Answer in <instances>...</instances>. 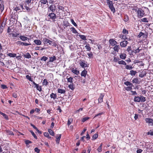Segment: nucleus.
I'll return each instance as SVG.
<instances>
[{"mask_svg":"<svg viewBox=\"0 0 153 153\" xmlns=\"http://www.w3.org/2000/svg\"><path fill=\"white\" fill-rule=\"evenodd\" d=\"M106 3L111 11L114 13L116 11L115 9L114 6V3L113 1L110 0H107Z\"/></svg>","mask_w":153,"mask_h":153,"instance_id":"obj_1","label":"nucleus"},{"mask_svg":"<svg viewBox=\"0 0 153 153\" xmlns=\"http://www.w3.org/2000/svg\"><path fill=\"white\" fill-rule=\"evenodd\" d=\"M43 42L45 44H46L48 45H50L54 46H56V44L55 41H51L46 38L43 39Z\"/></svg>","mask_w":153,"mask_h":153,"instance_id":"obj_2","label":"nucleus"},{"mask_svg":"<svg viewBox=\"0 0 153 153\" xmlns=\"http://www.w3.org/2000/svg\"><path fill=\"white\" fill-rule=\"evenodd\" d=\"M134 100L136 102H143L145 101L146 99L145 97L143 96H140L135 97Z\"/></svg>","mask_w":153,"mask_h":153,"instance_id":"obj_3","label":"nucleus"},{"mask_svg":"<svg viewBox=\"0 0 153 153\" xmlns=\"http://www.w3.org/2000/svg\"><path fill=\"white\" fill-rule=\"evenodd\" d=\"M144 10L141 9H139L138 10L137 13H138V17L139 18H141L145 15V13Z\"/></svg>","mask_w":153,"mask_h":153,"instance_id":"obj_4","label":"nucleus"},{"mask_svg":"<svg viewBox=\"0 0 153 153\" xmlns=\"http://www.w3.org/2000/svg\"><path fill=\"white\" fill-rule=\"evenodd\" d=\"M48 9L53 12L56 10V6L54 5H51L48 7ZM48 11H49V10H48Z\"/></svg>","mask_w":153,"mask_h":153,"instance_id":"obj_5","label":"nucleus"},{"mask_svg":"<svg viewBox=\"0 0 153 153\" xmlns=\"http://www.w3.org/2000/svg\"><path fill=\"white\" fill-rule=\"evenodd\" d=\"M128 44V42L127 41L123 40L120 43V45L121 47H125L127 46V45Z\"/></svg>","mask_w":153,"mask_h":153,"instance_id":"obj_6","label":"nucleus"},{"mask_svg":"<svg viewBox=\"0 0 153 153\" xmlns=\"http://www.w3.org/2000/svg\"><path fill=\"white\" fill-rule=\"evenodd\" d=\"M109 42L111 45L113 46H115L117 43V42L113 39H110Z\"/></svg>","mask_w":153,"mask_h":153,"instance_id":"obj_7","label":"nucleus"},{"mask_svg":"<svg viewBox=\"0 0 153 153\" xmlns=\"http://www.w3.org/2000/svg\"><path fill=\"white\" fill-rule=\"evenodd\" d=\"M79 64L83 68L87 67V65L85 61L80 62Z\"/></svg>","mask_w":153,"mask_h":153,"instance_id":"obj_8","label":"nucleus"},{"mask_svg":"<svg viewBox=\"0 0 153 153\" xmlns=\"http://www.w3.org/2000/svg\"><path fill=\"white\" fill-rule=\"evenodd\" d=\"M104 95L103 94H101L98 99V102L101 103L103 102V98Z\"/></svg>","mask_w":153,"mask_h":153,"instance_id":"obj_9","label":"nucleus"},{"mask_svg":"<svg viewBox=\"0 0 153 153\" xmlns=\"http://www.w3.org/2000/svg\"><path fill=\"white\" fill-rule=\"evenodd\" d=\"M48 16L50 17V19H54L56 18V17L55 14L53 13H50L49 14Z\"/></svg>","mask_w":153,"mask_h":153,"instance_id":"obj_10","label":"nucleus"},{"mask_svg":"<svg viewBox=\"0 0 153 153\" xmlns=\"http://www.w3.org/2000/svg\"><path fill=\"white\" fill-rule=\"evenodd\" d=\"M20 39L23 41H25L27 39H28L27 37L23 36H19Z\"/></svg>","mask_w":153,"mask_h":153,"instance_id":"obj_11","label":"nucleus"},{"mask_svg":"<svg viewBox=\"0 0 153 153\" xmlns=\"http://www.w3.org/2000/svg\"><path fill=\"white\" fill-rule=\"evenodd\" d=\"M114 50L117 52H118L120 49V46L118 45H116L113 48Z\"/></svg>","mask_w":153,"mask_h":153,"instance_id":"obj_12","label":"nucleus"},{"mask_svg":"<svg viewBox=\"0 0 153 153\" xmlns=\"http://www.w3.org/2000/svg\"><path fill=\"white\" fill-rule=\"evenodd\" d=\"M59 135V136H56V141L57 144H59V142L61 137V134H60Z\"/></svg>","mask_w":153,"mask_h":153,"instance_id":"obj_13","label":"nucleus"},{"mask_svg":"<svg viewBox=\"0 0 153 153\" xmlns=\"http://www.w3.org/2000/svg\"><path fill=\"white\" fill-rule=\"evenodd\" d=\"M50 97L51 99H53V100H55L56 98L57 95L56 94L52 93L50 94Z\"/></svg>","mask_w":153,"mask_h":153,"instance_id":"obj_14","label":"nucleus"},{"mask_svg":"<svg viewBox=\"0 0 153 153\" xmlns=\"http://www.w3.org/2000/svg\"><path fill=\"white\" fill-rule=\"evenodd\" d=\"M126 55L125 53H121L120 55V58L123 59H125L126 58Z\"/></svg>","mask_w":153,"mask_h":153,"instance_id":"obj_15","label":"nucleus"},{"mask_svg":"<svg viewBox=\"0 0 153 153\" xmlns=\"http://www.w3.org/2000/svg\"><path fill=\"white\" fill-rule=\"evenodd\" d=\"M72 72L76 75H78L79 74V71L77 70L76 68H73L72 69Z\"/></svg>","mask_w":153,"mask_h":153,"instance_id":"obj_16","label":"nucleus"},{"mask_svg":"<svg viewBox=\"0 0 153 153\" xmlns=\"http://www.w3.org/2000/svg\"><path fill=\"white\" fill-rule=\"evenodd\" d=\"M66 91L64 89H62L60 88L58 89V92L60 94H65V93Z\"/></svg>","mask_w":153,"mask_h":153,"instance_id":"obj_17","label":"nucleus"},{"mask_svg":"<svg viewBox=\"0 0 153 153\" xmlns=\"http://www.w3.org/2000/svg\"><path fill=\"white\" fill-rule=\"evenodd\" d=\"M49 58V62H53V61L56 60V57L55 56H53L52 57H50Z\"/></svg>","mask_w":153,"mask_h":153,"instance_id":"obj_18","label":"nucleus"},{"mask_svg":"<svg viewBox=\"0 0 153 153\" xmlns=\"http://www.w3.org/2000/svg\"><path fill=\"white\" fill-rule=\"evenodd\" d=\"M34 42L37 45H41L42 43L41 41L39 40H35L34 41Z\"/></svg>","mask_w":153,"mask_h":153,"instance_id":"obj_19","label":"nucleus"},{"mask_svg":"<svg viewBox=\"0 0 153 153\" xmlns=\"http://www.w3.org/2000/svg\"><path fill=\"white\" fill-rule=\"evenodd\" d=\"M87 74V71L85 70L83 71L81 73V76H82L85 77Z\"/></svg>","mask_w":153,"mask_h":153,"instance_id":"obj_20","label":"nucleus"},{"mask_svg":"<svg viewBox=\"0 0 153 153\" xmlns=\"http://www.w3.org/2000/svg\"><path fill=\"white\" fill-rule=\"evenodd\" d=\"M0 114L2 115L5 119L7 120H8V116L6 114L2 112L1 111H0Z\"/></svg>","mask_w":153,"mask_h":153,"instance_id":"obj_21","label":"nucleus"},{"mask_svg":"<svg viewBox=\"0 0 153 153\" xmlns=\"http://www.w3.org/2000/svg\"><path fill=\"white\" fill-rule=\"evenodd\" d=\"M146 74V72L145 71H142L139 74V76L140 77L143 78Z\"/></svg>","mask_w":153,"mask_h":153,"instance_id":"obj_22","label":"nucleus"},{"mask_svg":"<svg viewBox=\"0 0 153 153\" xmlns=\"http://www.w3.org/2000/svg\"><path fill=\"white\" fill-rule=\"evenodd\" d=\"M145 121L147 123H151L153 121V120L151 118H146Z\"/></svg>","mask_w":153,"mask_h":153,"instance_id":"obj_23","label":"nucleus"},{"mask_svg":"<svg viewBox=\"0 0 153 153\" xmlns=\"http://www.w3.org/2000/svg\"><path fill=\"white\" fill-rule=\"evenodd\" d=\"M68 87L69 88L73 90H74L75 88L74 85L73 84V83H71L68 85Z\"/></svg>","mask_w":153,"mask_h":153,"instance_id":"obj_24","label":"nucleus"},{"mask_svg":"<svg viewBox=\"0 0 153 153\" xmlns=\"http://www.w3.org/2000/svg\"><path fill=\"white\" fill-rule=\"evenodd\" d=\"M137 73L136 71H134L133 70H131L130 71L129 74L132 76H134Z\"/></svg>","mask_w":153,"mask_h":153,"instance_id":"obj_25","label":"nucleus"},{"mask_svg":"<svg viewBox=\"0 0 153 153\" xmlns=\"http://www.w3.org/2000/svg\"><path fill=\"white\" fill-rule=\"evenodd\" d=\"M23 56L25 58L28 59H29L31 57V55L29 53H27L26 54H24Z\"/></svg>","mask_w":153,"mask_h":153,"instance_id":"obj_26","label":"nucleus"},{"mask_svg":"<svg viewBox=\"0 0 153 153\" xmlns=\"http://www.w3.org/2000/svg\"><path fill=\"white\" fill-rule=\"evenodd\" d=\"M7 55L10 57H14L16 56V54L14 53H9L7 54Z\"/></svg>","mask_w":153,"mask_h":153,"instance_id":"obj_27","label":"nucleus"},{"mask_svg":"<svg viewBox=\"0 0 153 153\" xmlns=\"http://www.w3.org/2000/svg\"><path fill=\"white\" fill-rule=\"evenodd\" d=\"M143 8L144 10H145V11L146 13L149 14L150 13L149 10L147 7H143Z\"/></svg>","mask_w":153,"mask_h":153,"instance_id":"obj_28","label":"nucleus"},{"mask_svg":"<svg viewBox=\"0 0 153 153\" xmlns=\"http://www.w3.org/2000/svg\"><path fill=\"white\" fill-rule=\"evenodd\" d=\"M48 83V82L47 80L46 79H45L42 82V85H47Z\"/></svg>","mask_w":153,"mask_h":153,"instance_id":"obj_29","label":"nucleus"},{"mask_svg":"<svg viewBox=\"0 0 153 153\" xmlns=\"http://www.w3.org/2000/svg\"><path fill=\"white\" fill-rule=\"evenodd\" d=\"M118 63L120 65H126V63L123 60H121L118 62Z\"/></svg>","mask_w":153,"mask_h":153,"instance_id":"obj_30","label":"nucleus"},{"mask_svg":"<svg viewBox=\"0 0 153 153\" xmlns=\"http://www.w3.org/2000/svg\"><path fill=\"white\" fill-rule=\"evenodd\" d=\"M79 36L82 40H87L86 36L84 35H79Z\"/></svg>","mask_w":153,"mask_h":153,"instance_id":"obj_31","label":"nucleus"},{"mask_svg":"<svg viewBox=\"0 0 153 153\" xmlns=\"http://www.w3.org/2000/svg\"><path fill=\"white\" fill-rule=\"evenodd\" d=\"M141 50V49H140V47H139L138 48H137L134 51V54H137V53H139Z\"/></svg>","mask_w":153,"mask_h":153,"instance_id":"obj_32","label":"nucleus"},{"mask_svg":"<svg viewBox=\"0 0 153 153\" xmlns=\"http://www.w3.org/2000/svg\"><path fill=\"white\" fill-rule=\"evenodd\" d=\"M132 82L133 83H139V80L137 78H134L132 80Z\"/></svg>","mask_w":153,"mask_h":153,"instance_id":"obj_33","label":"nucleus"},{"mask_svg":"<svg viewBox=\"0 0 153 153\" xmlns=\"http://www.w3.org/2000/svg\"><path fill=\"white\" fill-rule=\"evenodd\" d=\"M73 78L71 77L69 78H67V81L68 82H70L71 83H73Z\"/></svg>","mask_w":153,"mask_h":153,"instance_id":"obj_34","label":"nucleus"},{"mask_svg":"<svg viewBox=\"0 0 153 153\" xmlns=\"http://www.w3.org/2000/svg\"><path fill=\"white\" fill-rule=\"evenodd\" d=\"M71 31L73 33H77V32L76 29L74 27H72L71 28Z\"/></svg>","mask_w":153,"mask_h":153,"instance_id":"obj_35","label":"nucleus"},{"mask_svg":"<svg viewBox=\"0 0 153 153\" xmlns=\"http://www.w3.org/2000/svg\"><path fill=\"white\" fill-rule=\"evenodd\" d=\"M35 87L37 89L40 91H42V88L41 86H39L38 84H37L36 86Z\"/></svg>","mask_w":153,"mask_h":153,"instance_id":"obj_36","label":"nucleus"},{"mask_svg":"<svg viewBox=\"0 0 153 153\" xmlns=\"http://www.w3.org/2000/svg\"><path fill=\"white\" fill-rule=\"evenodd\" d=\"M125 68L127 69L130 70L133 69V67L131 66L127 65L126 66Z\"/></svg>","mask_w":153,"mask_h":153,"instance_id":"obj_37","label":"nucleus"},{"mask_svg":"<svg viewBox=\"0 0 153 153\" xmlns=\"http://www.w3.org/2000/svg\"><path fill=\"white\" fill-rule=\"evenodd\" d=\"M73 119L72 118H69L67 124L69 126L73 121Z\"/></svg>","mask_w":153,"mask_h":153,"instance_id":"obj_38","label":"nucleus"},{"mask_svg":"<svg viewBox=\"0 0 153 153\" xmlns=\"http://www.w3.org/2000/svg\"><path fill=\"white\" fill-rule=\"evenodd\" d=\"M104 113H103V112H101L95 115V116L94 117V118L98 116L99 117V118H100V117H101V115L103 114Z\"/></svg>","mask_w":153,"mask_h":153,"instance_id":"obj_39","label":"nucleus"},{"mask_svg":"<svg viewBox=\"0 0 153 153\" xmlns=\"http://www.w3.org/2000/svg\"><path fill=\"white\" fill-rule=\"evenodd\" d=\"M32 143V142L29 140H26L25 141V143L27 145V146L28 148L29 147V146H28L29 144L30 143Z\"/></svg>","mask_w":153,"mask_h":153,"instance_id":"obj_40","label":"nucleus"},{"mask_svg":"<svg viewBox=\"0 0 153 153\" xmlns=\"http://www.w3.org/2000/svg\"><path fill=\"white\" fill-rule=\"evenodd\" d=\"M124 84L127 86L133 85L129 82L126 81L124 83Z\"/></svg>","mask_w":153,"mask_h":153,"instance_id":"obj_41","label":"nucleus"},{"mask_svg":"<svg viewBox=\"0 0 153 153\" xmlns=\"http://www.w3.org/2000/svg\"><path fill=\"white\" fill-rule=\"evenodd\" d=\"M48 131L49 134L52 136L54 135V132L51 129H48Z\"/></svg>","mask_w":153,"mask_h":153,"instance_id":"obj_42","label":"nucleus"},{"mask_svg":"<svg viewBox=\"0 0 153 153\" xmlns=\"http://www.w3.org/2000/svg\"><path fill=\"white\" fill-rule=\"evenodd\" d=\"M26 77L27 79L29 80L30 81L33 82V80L31 78V77L29 75H27L26 76Z\"/></svg>","mask_w":153,"mask_h":153,"instance_id":"obj_43","label":"nucleus"},{"mask_svg":"<svg viewBox=\"0 0 153 153\" xmlns=\"http://www.w3.org/2000/svg\"><path fill=\"white\" fill-rule=\"evenodd\" d=\"M85 48L88 51H90L91 49V47L88 44L86 45L85 46Z\"/></svg>","mask_w":153,"mask_h":153,"instance_id":"obj_44","label":"nucleus"},{"mask_svg":"<svg viewBox=\"0 0 153 153\" xmlns=\"http://www.w3.org/2000/svg\"><path fill=\"white\" fill-rule=\"evenodd\" d=\"M41 3L43 4L48 3V1L47 0H41L40 1Z\"/></svg>","mask_w":153,"mask_h":153,"instance_id":"obj_45","label":"nucleus"},{"mask_svg":"<svg viewBox=\"0 0 153 153\" xmlns=\"http://www.w3.org/2000/svg\"><path fill=\"white\" fill-rule=\"evenodd\" d=\"M133 86V85H130L128 86V87L126 88V90L127 91H130L132 89V87Z\"/></svg>","mask_w":153,"mask_h":153,"instance_id":"obj_46","label":"nucleus"},{"mask_svg":"<svg viewBox=\"0 0 153 153\" xmlns=\"http://www.w3.org/2000/svg\"><path fill=\"white\" fill-rule=\"evenodd\" d=\"M102 143H101L99 147L97 149V150L99 152H100L102 151Z\"/></svg>","mask_w":153,"mask_h":153,"instance_id":"obj_47","label":"nucleus"},{"mask_svg":"<svg viewBox=\"0 0 153 153\" xmlns=\"http://www.w3.org/2000/svg\"><path fill=\"white\" fill-rule=\"evenodd\" d=\"M48 59V58L47 57L43 56L41 58V61H46Z\"/></svg>","mask_w":153,"mask_h":153,"instance_id":"obj_48","label":"nucleus"},{"mask_svg":"<svg viewBox=\"0 0 153 153\" xmlns=\"http://www.w3.org/2000/svg\"><path fill=\"white\" fill-rule=\"evenodd\" d=\"M89 118L88 117H85L83 118L82 119V121L83 122H85L87 120L89 119Z\"/></svg>","mask_w":153,"mask_h":153,"instance_id":"obj_49","label":"nucleus"},{"mask_svg":"<svg viewBox=\"0 0 153 153\" xmlns=\"http://www.w3.org/2000/svg\"><path fill=\"white\" fill-rule=\"evenodd\" d=\"M4 9V6L3 4H0V10L1 12H2Z\"/></svg>","mask_w":153,"mask_h":153,"instance_id":"obj_50","label":"nucleus"},{"mask_svg":"<svg viewBox=\"0 0 153 153\" xmlns=\"http://www.w3.org/2000/svg\"><path fill=\"white\" fill-rule=\"evenodd\" d=\"M5 25V22H3L0 26V27L1 28H4V27Z\"/></svg>","mask_w":153,"mask_h":153,"instance_id":"obj_51","label":"nucleus"},{"mask_svg":"<svg viewBox=\"0 0 153 153\" xmlns=\"http://www.w3.org/2000/svg\"><path fill=\"white\" fill-rule=\"evenodd\" d=\"M123 33L124 34H127L128 33V31L125 29H124L123 31Z\"/></svg>","mask_w":153,"mask_h":153,"instance_id":"obj_52","label":"nucleus"},{"mask_svg":"<svg viewBox=\"0 0 153 153\" xmlns=\"http://www.w3.org/2000/svg\"><path fill=\"white\" fill-rule=\"evenodd\" d=\"M71 23L74 25L75 27H76L77 26V24L74 22L73 19H71Z\"/></svg>","mask_w":153,"mask_h":153,"instance_id":"obj_53","label":"nucleus"},{"mask_svg":"<svg viewBox=\"0 0 153 153\" xmlns=\"http://www.w3.org/2000/svg\"><path fill=\"white\" fill-rule=\"evenodd\" d=\"M141 21L142 22H148L147 20V19L145 18L141 19Z\"/></svg>","mask_w":153,"mask_h":153,"instance_id":"obj_54","label":"nucleus"},{"mask_svg":"<svg viewBox=\"0 0 153 153\" xmlns=\"http://www.w3.org/2000/svg\"><path fill=\"white\" fill-rule=\"evenodd\" d=\"M98 135L97 134H95L93 135L92 138L93 139L95 140L98 137Z\"/></svg>","mask_w":153,"mask_h":153,"instance_id":"obj_55","label":"nucleus"},{"mask_svg":"<svg viewBox=\"0 0 153 153\" xmlns=\"http://www.w3.org/2000/svg\"><path fill=\"white\" fill-rule=\"evenodd\" d=\"M30 132H31V133L32 135L34 137V138H35V139H37V136L35 135V134L34 133V132L32 131H30Z\"/></svg>","mask_w":153,"mask_h":153,"instance_id":"obj_56","label":"nucleus"},{"mask_svg":"<svg viewBox=\"0 0 153 153\" xmlns=\"http://www.w3.org/2000/svg\"><path fill=\"white\" fill-rule=\"evenodd\" d=\"M16 44L18 45H23L24 42H22L20 41H18L16 42Z\"/></svg>","mask_w":153,"mask_h":153,"instance_id":"obj_57","label":"nucleus"},{"mask_svg":"<svg viewBox=\"0 0 153 153\" xmlns=\"http://www.w3.org/2000/svg\"><path fill=\"white\" fill-rule=\"evenodd\" d=\"M7 134L9 135H14V134L13 133V132L11 131H7Z\"/></svg>","mask_w":153,"mask_h":153,"instance_id":"obj_58","label":"nucleus"},{"mask_svg":"<svg viewBox=\"0 0 153 153\" xmlns=\"http://www.w3.org/2000/svg\"><path fill=\"white\" fill-rule=\"evenodd\" d=\"M87 54L89 57V58H92L93 57V54L91 52L89 53H88Z\"/></svg>","mask_w":153,"mask_h":153,"instance_id":"obj_59","label":"nucleus"},{"mask_svg":"<svg viewBox=\"0 0 153 153\" xmlns=\"http://www.w3.org/2000/svg\"><path fill=\"white\" fill-rule=\"evenodd\" d=\"M119 59L118 58H117L115 57H114L113 59V61L114 62H118V61H119Z\"/></svg>","mask_w":153,"mask_h":153,"instance_id":"obj_60","label":"nucleus"},{"mask_svg":"<svg viewBox=\"0 0 153 153\" xmlns=\"http://www.w3.org/2000/svg\"><path fill=\"white\" fill-rule=\"evenodd\" d=\"M1 88L3 89H5L7 88V86L4 85H1Z\"/></svg>","mask_w":153,"mask_h":153,"instance_id":"obj_61","label":"nucleus"},{"mask_svg":"<svg viewBox=\"0 0 153 153\" xmlns=\"http://www.w3.org/2000/svg\"><path fill=\"white\" fill-rule=\"evenodd\" d=\"M144 35V34L142 32H140L139 33V34L138 35L137 37L138 38H140V37H141V36H142Z\"/></svg>","mask_w":153,"mask_h":153,"instance_id":"obj_62","label":"nucleus"},{"mask_svg":"<svg viewBox=\"0 0 153 153\" xmlns=\"http://www.w3.org/2000/svg\"><path fill=\"white\" fill-rule=\"evenodd\" d=\"M34 151L35 152H36L37 153H39L40 152V150L37 148H35L34 149Z\"/></svg>","mask_w":153,"mask_h":153,"instance_id":"obj_63","label":"nucleus"},{"mask_svg":"<svg viewBox=\"0 0 153 153\" xmlns=\"http://www.w3.org/2000/svg\"><path fill=\"white\" fill-rule=\"evenodd\" d=\"M148 135H150L153 136V131H149L148 133Z\"/></svg>","mask_w":153,"mask_h":153,"instance_id":"obj_64","label":"nucleus"}]
</instances>
